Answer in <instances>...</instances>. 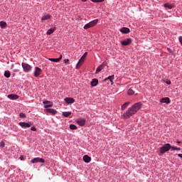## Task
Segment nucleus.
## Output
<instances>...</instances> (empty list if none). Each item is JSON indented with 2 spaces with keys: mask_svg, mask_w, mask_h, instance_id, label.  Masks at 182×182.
I'll use <instances>...</instances> for the list:
<instances>
[{
  "mask_svg": "<svg viewBox=\"0 0 182 182\" xmlns=\"http://www.w3.org/2000/svg\"><path fill=\"white\" fill-rule=\"evenodd\" d=\"M46 111L47 112V113H50V114H53V115H55L56 114V113H58V111H56V109H53L50 108H48V109L47 108Z\"/></svg>",
  "mask_w": 182,
  "mask_h": 182,
  "instance_id": "nucleus-14",
  "label": "nucleus"
},
{
  "mask_svg": "<svg viewBox=\"0 0 182 182\" xmlns=\"http://www.w3.org/2000/svg\"><path fill=\"white\" fill-rule=\"evenodd\" d=\"M70 130H77V127L75 124H70Z\"/></svg>",
  "mask_w": 182,
  "mask_h": 182,
  "instance_id": "nucleus-29",
  "label": "nucleus"
},
{
  "mask_svg": "<svg viewBox=\"0 0 182 182\" xmlns=\"http://www.w3.org/2000/svg\"><path fill=\"white\" fill-rule=\"evenodd\" d=\"M77 124H79V126H85V124H86V119H83V118H78L76 120Z\"/></svg>",
  "mask_w": 182,
  "mask_h": 182,
  "instance_id": "nucleus-11",
  "label": "nucleus"
},
{
  "mask_svg": "<svg viewBox=\"0 0 182 182\" xmlns=\"http://www.w3.org/2000/svg\"><path fill=\"white\" fill-rule=\"evenodd\" d=\"M92 2H104L105 0H90Z\"/></svg>",
  "mask_w": 182,
  "mask_h": 182,
  "instance_id": "nucleus-34",
  "label": "nucleus"
},
{
  "mask_svg": "<svg viewBox=\"0 0 182 182\" xmlns=\"http://www.w3.org/2000/svg\"><path fill=\"white\" fill-rule=\"evenodd\" d=\"M122 45L124 46H129L132 43V38H126L125 40L121 41Z\"/></svg>",
  "mask_w": 182,
  "mask_h": 182,
  "instance_id": "nucleus-9",
  "label": "nucleus"
},
{
  "mask_svg": "<svg viewBox=\"0 0 182 182\" xmlns=\"http://www.w3.org/2000/svg\"><path fill=\"white\" fill-rule=\"evenodd\" d=\"M21 66L23 68V72L26 73H29L32 70V66L26 63H22Z\"/></svg>",
  "mask_w": 182,
  "mask_h": 182,
  "instance_id": "nucleus-4",
  "label": "nucleus"
},
{
  "mask_svg": "<svg viewBox=\"0 0 182 182\" xmlns=\"http://www.w3.org/2000/svg\"><path fill=\"white\" fill-rule=\"evenodd\" d=\"M140 109H141V102L135 103L123 114V119H130V117L136 114Z\"/></svg>",
  "mask_w": 182,
  "mask_h": 182,
  "instance_id": "nucleus-1",
  "label": "nucleus"
},
{
  "mask_svg": "<svg viewBox=\"0 0 182 182\" xmlns=\"http://www.w3.org/2000/svg\"><path fill=\"white\" fill-rule=\"evenodd\" d=\"M170 149H171V145L170 144H165L160 148L159 151L161 154H164L166 151H168Z\"/></svg>",
  "mask_w": 182,
  "mask_h": 182,
  "instance_id": "nucleus-2",
  "label": "nucleus"
},
{
  "mask_svg": "<svg viewBox=\"0 0 182 182\" xmlns=\"http://www.w3.org/2000/svg\"><path fill=\"white\" fill-rule=\"evenodd\" d=\"M167 50L169 51V53H171L172 55L174 53L173 50H171V48H167Z\"/></svg>",
  "mask_w": 182,
  "mask_h": 182,
  "instance_id": "nucleus-35",
  "label": "nucleus"
},
{
  "mask_svg": "<svg viewBox=\"0 0 182 182\" xmlns=\"http://www.w3.org/2000/svg\"><path fill=\"white\" fill-rule=\"evenodd\" d=\"M49 60H50V62L55 63L60 62V60H62V55H60L58 58H49Z\"/></svg>",
  "mask_w": 182,
  "mask_h": 182,
  "instance_id": "nucleus-20",
  "label": "nucleus"
},
{
  "mask_svg": "<svg viewBox=\"0 0 182 182\" xmlns=\"http://www.w3.org/2000/svg\"><path fill=\"white\" fill-rule=\"evenodd\" d=\"M99 20L95 19L93 20L92 21H90V23L85 24L84 26V29H90V28H94V26H96L97 25V22Z\"/></svg>",
  "mask_w": 182,
  "mask_h": 182,
  "instance_id": "nucleus-3",
  "label": "nucleus"
},
{
  "mask_svg": "<svg viewBox=\"0 0 182 182\" xmlns=\"http://www.w3.org/2000/svg\"><path fill=\"white\" fill-rule=\"evenodd\" d=\"M0 147H5V142H4V141L0 142Z\"/></svg>",
  "mask_w": 182,
  "mask_h": 182,
  "instance_id": "nucleus-33",
  "label": "nucleus"
},
{
  "mask_svg": "<svg viewBox=\"0 0 182 182\" xmlns=\"http://www.w3.org/2000/svg\"><path fill=\"white\" fill-rule=\"evenodd\" d=\"M42 75V69H41L38 67H35V70H34V76L36 77H38Z\"/></svg>",
  "mask_w": 182,
  "mask_h": 182,
  "instance_id": "nucleus-7",
  "label": "nucleus"
},
{
  "mask_svg": "<svg viewBox=\"0 0 182 182\" xmlns=\"http://www.w3.org/2000/svg\"><path fill=\"white\" fill-rule=\"evenodd\" d=\"M70 114H72V112H63V116H64V117H69V116H70Z\"/></svg>",
  "mask_w": 182,
  "mask_h": 182,
  "instance_id": "nucleus-26",
  "label": "nucleus"
},
{
  "mask_svg": "<svg viewBox=\"0 0 182 182\" xmlns=\"http://www.w3.org/2000/svg\"><path fill=\"white\" fill-rule=\"evenodd\" d=\"M13 72H14V73H18V72H19V70H18V69H14V70H13Z\"/></svg>",
  "mask_w": 182,
  "mask_h": 182,
  "instance_id": "nucleus-40",
  "label": "nucleus"
},
{
  "mask_svg": "<svg viewBox=\"0 0 182 182\" xmlns=\"http://www.w3.org/2000/svg\"><path fill=\"white\" fill-rule=\"evenodd\" d=\"M86 56H87V53H85L81 58L79 60L77 64V69H79V68L82 66V63H83V62L85 61V58H86Z\"/></svg>",
  "mask_w": 182,
  "mask_h": 182,
  "instance_id": "nucleus-5",
  "label": "nucleus"
},
{
  "mask_svg": "<svg viewBox=\"0 0 182 182\" xmlns=\"http://www.w3.org/2000/svg\"><path fill=\"white\" fill-rule=\"evenodd\" d=\"M0 26L2 29H4V28H6V22L0 21Z\"/></svg>",
  "mask_w": 182,
  "mask_h": 182,
  "instance_id": "nucleus-27",
  "label": "nucleus"
},
{
  "mask_svg": "<svg viewBox=\"0 0 182 182\" xmlns=\"http://www.w3.org/2000/svg\"><path fill=\"white\" fill-rule=\"evenodd\" d=\"M82 2H87V0H81Z\"/></svg>",
  "mask_w": 182,
  "mask_h": 182,
  "instance_id": "nucleus-41",
  "label": "nucleus"
},
{
  "mask_svg": "<svg viewBox=\"0 0 182 182\" xmlns=\"http://www.w3.org/2000/svg\"><path fill=\"white\" fill-rule=\"evenodd\" d=\"M177 143L178 144H180V143H181V141H177Z\"/></svg>",
  "mask_w": 182,
  "mask_h": 182,
  "instance_id": "nucleus-42",
  "label": "nucleus"
},
{
  "mask_svg": "<svg viewBox=\"0 0 182 182\" xmlns=\"http://www.w3.org/2000/svg\"><path fill=\"white\" fill-rule=\"evenodd\" d=\"M98 83H99V80L94 78L91 82V86L92 87L97 86Z\"/></svg>",
  "mask_w": 182,
  "mask_h": 182,
  "instance_id": "nucleus-19",
  "label": "nucleus"
},
{
  "mask_svg": "<svg viewBox=\"0 0 182 182\" xmlns=\"http://www.w3.org/2000/svg\"><path fill=\"white\" fill-rule=\"evenodd\" d=\"M43 103L44 105L45 109H48V107H52V106H53V102L50 101L46 100V101H43Z\"/></svg>",
  "mask_w": 182,
  "mask_h": 182,
  "instance_id": "nucleus-8",
  "label": "nucleus"
},
{
  "mask_svg": "<svg viewBox=\"0 0 182 182\" xmlns=\"http://www.w3.org/2000/svg\"><path fill=\"white\" fill-rule=\"evenodd\" d=\"M31 163H32L33 164H35L36 163H45V159H42V158H34L33 159L31 160Z\"/></svg>",
  "mask_w": 182,
  "mask_h": 182,
  "instance_id": "nucleus-6",
  "label": "nucleus"
},
{
  "mask_svg": "<svg viewBox=\"0 0 182 182\" xmlns=\"http://www.w3.org/2000/svg\"><path fill=\"white\" fill-rule=\"evenodd\" d=\"M31 130H32V132H36V128L35 127H33L31 128Z\"/></svg>",
  "mask_w": 182,
  "mask_h": 182,
  "instance_id": "nucleus-36",
  "label": "nucleus"
},
{
  "mask_svg": "<svg viewBox=\"0 0 182 182\" xmlns=\"http://www.w3.org/2000/svg\"><path fill=\"white\" fill-rule=\"evenodd\" d=\"M65 102H67L68 105H72L75 103V99L72 97H66L65 98Z\"/></svg>",
  "mask_w": 182,
  "mask_h": 182,
  "instance_id": "nucleus-12",
  "label": "nucleus"
},
{
  "mask_svg": "<svg viewBox=\"0 0 182 182\" xmlns=\"http://www.w3.org/2000/svg\"><path fill=\"white\" fill-rule=\"evenodd\" d=\"M171 149H172V150H178V151L181 150V148H177L176 146H171Z\"/></svg>",
  "mask_w": 182,
  "mask_h": 182,
  "instance_id": "nucleus-32",
  "label": "nucleus"
},
{
  "mask_svg": "<svg viewBox=\"0 0 182 182\" xmlns=\"http://www.w3.org/2000/svg\"><path fill=\"white\" fill-rule=\"evenodd\" d=\"M164 8H167L168 9H173L174 8V6L169 4H164Z\"/></svg>",
  "mask_w": 182,
  "mask_h": 182,
  "instance_id": "nucleus-24",
  "label": "nucleus"
},
{
  "mask_svg": "<svg viewBox=\"0 0 182 182\" xmlns=\"http://www.w3.org/2000/svg\"><path fill=\"white\" fill-rule=\"evenodd\" d=\"M120 32L122 33H130V29L129 28L124 27L120 29Z\"/></svg>",
  "mask_w": 182,
  "mask_h": 182,
  "instance_id": "nucleus-18",
  "label": "nucleus"
},
{
  "mask_svg": "<svg viewBox=\"0 0 182 182\" xmlns=\"http://www.w3.org/2000/svg\"><path fill=\"white\" fill-rule=\"evenodd\" d=\"M178 39H179L180 43L182 45V36H180Z\"/></svg>",
  "mask_w": 182,
  "mask_h": 182,
  "instance_id": "nucleus-39",
  "label": "nucleus"
},
{
  "mask_svg": "<svg viewBox=\"0 0 182 182\" xmlns=\"http://www.w3.org/2000/svg\"><path fill=\"white\" fill-rule=\"evenodd\" d=\"M18 124L19 126H21V127H22V129H27L31 127V126H32L31 123H26V122H19Z\"/></svg>",
  "mask_w": 182,
  "mask_h": 182,
  "instance_id": "nucleus-10",
  "label": "nucleus"
},
{
  "mask_svg": "<svg viewBox=\"0 0 182 182\" xmlns=\"http://www.w3.org/2000/svg\"><path fill=\"white\" fill-rule=\"evenodd\" d=\"M65 63H67V65H69V59L64 60Z\"/></svg>",
  "mask_w": 182,
  "mask_h": 182,
  "instance_id": "nucleus-37",
  "label": "nucleus"
},
{
  "mask_svg": "<svg viewBox=\"0 0 182 182\" xmlns=\"http://www.w3.org/2000/svg\"><path fill=\"white\" fill-rule=\"evenodd\" d=\"M113 79H114V75H110V76L107 77V78L104 79V82L109 80V82H111V85H113Z\"/></svg>",
  "mask_w": 182,
  "mask_h": 182,
  "instance_id": "nucleus-15",
  "label": "nucleus"
},
{
  "mask_svg": "<svg viewBox=\"0 0 182 182\" xmlns=\"http://www.w3.org/2000/svg\"><path fill=\"white\" fill-rule=\"evenodd\" d=\"M55 31H56V28H50V29L48 30V31H47V35H52V33H54Z\"/></svg>",
  "mask_w": 182,
  "mask_h": 182,
  "instance_id": "nucleus-25",
  "label": "nucleus"
},
{
  "mask_svg": "<svg viewBox=\"0 0 182 182\" xmlns=\"http://www.w3.org/2000/svg\"><path fill=\"white\" fill-rule=\"evenodd\" d=\"M51 18H52V16L50 14H48V15L43 16L41 18V21H48V19H50Z\"/></svg>",
  "mask_w": 182,
  "mask_h": 182,
  "instance_id": "nucleus-21",
  "label": "nucleus"
},
{
  "mask_svg": "<svg viewBox=\"0 0 182 182\" xmlns=\"http://www.w3.org/2000/svg\"><path fill=\"white\" fill-rule=\"evenodd\" d=\"M83 161H85V163H90V161H92V158L87 155H85L83 156Z\"/></svg>",
  "mask_w": 182,
  "mask_h": 182,
  "instance_id": "nucleus-16",
  "label": "nucleus"
},
{
  "mask_svg": "<svg viewBox=\"0 0 182 182\" xmlns=\"http://www.w3.org/2000/svg\"><path fill=\"white\" fill-rule=\"evenodd\" d=\"M161 103H166V105H168L170 103V98L168 97H163L160 100Z\"/></svg>",
  "mask_w": 182,
  "mask_h": 182,
  "instance_id": "nucleus-17",
  "label": "nucleus"
},
{
  "mask_svg": "<svg viewBox=\"0 0 182 182\" xmlns=\"http://www.w3.org/2000/svg\"><path fill=\"white\" fill-rule=\"evenodd\" d=\"M4 76L5 77H11V72H9V70H6L4 73Z\"/></svg>",
  "mask_w": 182,
  "mask_h": 182,
  "instance_id": "nucleus-28",
  "label": "nucleus"
},
{
  "mask_svg": "<svg viewBox=\"0 0 182 182\" xmlns=\"http://www.w3.org/2000/svg\"><path fill=\"white\" fill-rule=\"evenodd\" d=\"M105 68V65H100L96 70V73H99V72H102V70H103V69Z\"/></svg>",
  "mask_w": 182,
  "mask_h": 182,
  "instance_id": "nucleus-22",
  "label": "nucleus"
},
{
  "mask_svg": "<svg viewBox=\"0 0 182 182\" xmlns=\"http://www.w3.org/2000/svg\"><path fill=\"white\" fill-rule=\"evenodd\" d=\"M19 117H21V119H25V118H26V114H25L23 113H20Z\"/></svg>",
  "mask_w": 182,
  "mask_h": 182,
  "instance_id": "nucleus-31",
  "label": "nucleus"
},
{
  "mask_svg": "<svg viewBox=\"0 0 182 182\" xmlns=\"http://www.w3.org/2000/svg\"><path fill=\"white\" fill-rule=\"evenodd\" d=\"M166 85H171V81H170V80H166Z\"/></svg>",
  "mask_w": 182,
  "mask_h": 182,
  "instance_id": "nucleus-38",
  "label": "nucleus"
},
{
  "mask_svg": "<svg viewBox=\"0 0 182 182\" xmlns=\"http://www.w3.org/2000/svg\"><path fill=\"white\" fill-rule=\"evenodd\" d=\"M129 105H130V102H125L124 105H122L121 109L125 110L127 109V107L129 106Z\"/></svg>",
  "mask_w": 182,
  "mask_h": 182,
  "instance_id": "nucleus-23",
  "label": "nucleus"
},
{
  "mask_svg": "<svg viewBox=\"0 0 182 182\" xmlns=\"http://www.w3.org/2000/svg\"><path fill=\"white\" fill-rule=\"evenodd\" d=\"M9 99H11V100H16V99H19V96L15 95V94H10L7 96Z\"/></svg>",
  "mask_w": 182,
  "mask_h": 182,
  "instance_id": "nucleus-13",
  "label": "nucleus"
},
{
  "mask_svg": "<svg viewBox=\"0 0 182 182\" xmlns=\"http://www.w3.org/2000/svg\"><path fill=\"white\" fill-rule=\"evenodd\" d=\"M128 95L129 96H132V95H134V90H133L132 88H130L129 90H128Z\"/></svg>",
  "mask_w": 182,
  "mask_h": 182,
  "instance_id": "nucleus-30",
  "label": "nucleus"
}]
</instances>
